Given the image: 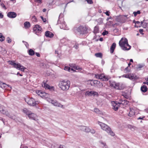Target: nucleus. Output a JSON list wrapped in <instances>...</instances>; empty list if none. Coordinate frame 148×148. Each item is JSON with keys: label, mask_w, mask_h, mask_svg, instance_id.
Instances as JSON below:
<instances>
[{"label": "nucleus", "mask_w": 148, "mask_h": 148, "mask_svg": "<svg viewBox=\"0 0 148 148\" xmlns=\"http://www.w3.org/2000/svg\"><path fill=\"white\" fill-rule=\"evenodd\" d=\"M70 82L67 80H64L60 82L58 86L60 89L64 91L68 90L70 87Z\"/></svg>", "instance_id": "1"}, {"label": "nucleus", "mask_w": 148, "mask_h": 148, "mask_svg": "<svg viewBox=\"0 0 148 148\" xmlns=\"http://www.w3.org/2000/svg\"><path fill=\"white\" fill-rule=\"evenodd\" d=\"M119 45L124 50H129L131 48V46L128 43L127 40L125 38H121L119 42Z\"/></svg>", "instance_id": "2"}, {"label": "nucleus", "mask_w": 148, "mask_h": 148, "mask_svg": "<svg viewBox=\"0 0 148 148\" xmlns=\"http://www.w3.org/2000/svg\"><path fill=\"white\" fill-rule=\"evenodd\" d=\"M98 123L102 130L106 131L108 134L112 136H114V133L112 131L111 128L108 125L99 121L98 122Z\"/></svg>", "instance_id": "3"}, {"label": "nucleus", "mask_w": 148, "mask_h": 148, "mask_svg": "<svg viewBox=\"0 0 148 148\" xmlns=\"http://www.w3.org/2000/svg\"><path fill=\"white\" fill-rule=\"evenodd\" d=\"M23 112L28 115L29 119L35 121L37 120V115L32 113L31 111L28 110L26 108H24L23 110Z\"/></svg>", "instance_id": "4"}, {"label": "nucleus", "mask_w": 148, "mask_h": 148, "mask_svg": "<svg viewBox=\"0 0 148 148\" xmlns=\"http://www.w3.org/2000/svg\"><path fill=\"white\" fill-rule=\"evenodd\" d=\"M26 102L29 105L34 106L39 103L38 101H36L33 98L27 97L25 99Z\"/></svg>", "instance_id": "5"}, {"label": "nucleus", "mask_w": 148, "mask_h": 148, "mask_svg": "<svg viewBox=\"0 0 148 148\" xmlns=\"http://www.w3.org/2000/svg\"><path fill=\"white\" fill-rule=\"evenodd\" d=\"M110 85L111 87L118 90H122L125 88V86L123 84H120L119 83H116L115 82H110Z\"/></svg>", "instance_id": "6"}, {"label": "nucleus", "mask_w": 148, "mask_h": 148, "mask_svg": "<svg viewBox=\"0 0 148 148\" xmlns=\"http://www.w3.org/2000/svg\"><path fill=\"white\" fill-rule=\"evenodd\" d=\"M9 62H10V64L12 65L14 67L21 70L22 71H24L25 69H26L25 67L21 65L20 64L15 63L14 61H9Z\"/></svg>", "instance_id": "7"}, {"label": "nucleus", "mask_w": 148, "mask_h": 148, "mask_svg": "<svg viewBox=\"0 0 148 148\" xmlns=\"http://www.w3.org/2000/svg\"><path fill=\"white\" fill-rule=\"evenodd\" d=\"M63 14H60L59 17V19L58 21V24H62V26H60V28L64 29H66V25L64 22V18H63Z\"/></svg>", "instance_id": "8"}, {"label": "nucleus", "mask_w": 148, "mask_h": 148, "mask_svg": "<svg viewBox=\"0 0 148 148\" xmlns=\"http://www.w3.org/2000/svg\"><path fill=\"white\" fill-rule=\"evenodd\" d=\"M88 27L86 26H80L77 29V32L80 34H84L88 33Z\"/></svg>", "instance_id": "9"}, {"label": "nucleus", "mask_w": 148, "mask_h": 148, "mask_svg": "<svg viewBox=\"0 0 148 148\" xmlns=\"http://www.w3.org/2000/svg\"><path fill=\"white\" fill-rule=\"evenodd\" d=\"M127 16L120 15L116 17V21L120 23H125L127 19Z\"/></svg>", "instance_id": "10"}, {"label": "nucleus", "mask_w": 148, "mask_h": 148, "mask_svg": "<svg viewBox=\"0 0 148 148\" xmlns=\"http://www.w3.org/2000/svg\"><path fill=\"white\" fill-rule=\"evenodd\" d=\"M1 113L12 119H14L15 118V116L14 115L9 112L8 111L5 110Z\"/></svg>", "instance_id": "11"}, {"label": "nucleus", "mask_w": 148, "mask_h": 148, "mask_svg": "<svg viewBox=\"0 0 148 148\" xmlns=\"http://www.w3.org/2000/svg\"><path fill=\"white\" fill-rule=\"evenodd\" d=\"M112 109L115 111L117 110L120 105L119 102L113 101L112 102Z\"/></svg>", "instance_id": "12"}, {"label": "nucleus", "mask_w": 148, "mask_h": 148, "mask_svg": "<svg viewBox=\"0 0 148 148\" xmlns=\"http://www.w3.org/2000/svg\"><path fill=\"white\" fill-rule=\"evenodd\" d=\"M49 102H51L54 106H56L62 108L63 106L62 105H61L60 103L58 102L56 100L51 99L50 100Z\"/></svg>", "instance_id": "13"}, {"label": "nucleus", "mask_w": 148, "mask_h": 148, "mask_svg": "<svg viewBox=\"0 0 148 148\" xmlns=\"http://www.w3.org/2000/svg\"><path fill=\"white\" fill-rule=\"evenodd\" d=\"M33 30L36 33H37L41 32L42 29L39 25H37L34 27Z\"/></svg>", "instance_id": "14"}, {"label": "nucleus", "mask_w": 148, "mask_h": 148, "mask_svg": "<svg viewBox=\"0 0 148 148\" xmlns=\"http://www.w3.org/2000/svg\"><path fill=\"white\" fill-rule=\"evenodd\" d=\"M79 129L81 131L86 133H88L90 132V129L88 127L84 126H80Z\"/></svg>", "instance_id": "15"}, {"label": "nucleus", "mask_w": 148, "mask_h": 148, "mask_svg": "<svg viewBox=\"0 0 148 148\" xmlns=\"http://www.w3.org/2000/svg\"><path fill=\"white\" fill-rule=\"evenodd\" d=\"M16 15V14L14 12H9L7 14L8 16L10 18H15Z\"/></svg>", "instance_id": "16"}, {"label": "nucleus", "mask_w": 148, "mask_h": 148, "mask_svg": "<svg viewBox=\"0 0 148 148\" xmlns=\"http://www.w3.org/2000/svg\"><path fill=\"white\" fill-rule=\"evenodd\" d=\"M93 84V86H96L99 88L101 86H103V84L101 83L97 80H94Z\"/></svg>", "instance_id": "17"}, {"label": "nucleus", "mask_w": 148, "mask_h": 148, "mask_svg": "<svg viewBox=\"0 0 148 148\" xmlns=\"http://www.w3.org/2000/svg\"><path fill=\"white\" fill-rule=\"evenodd\" d=\"M135 114V110L133 108H131L128 114L130 116L132 117Z\"/></svg>", "instance_id": "18"}, {"label": "nucleus", "mask_w": 148, "mask_h": 148, "mask_svg": "<svg viewBox=\"0 0 148 148\" xmlns=\"http://www.w3.org/2000/svg\"><path fill=\"white\" fill-rule=\"evenodd\" d=\"M119 103L120 104V105H125L127 104L128 103V101L127 100H123L122 99H121L119 101Z\"/></svg>", "instance_id": "19"}, {"label": "nucleus", "mask_w": 148, "mask_h": 148, "mask_svg": "<svg viewBox=\"0 0 148 148\" xmlns=\"http://www.w3.org/2000/svg\"><path fill=\"white\" fill-rule=\"evenodd\" d=\"M45 35L47 37L52 38L53 36V34L51 32L49 31H47L45 33Z\"/></svg>", "instance_id": "20"}, {"label": "nucleus", "mask_w": 148, "mask_h": 148, "mask_svg": "<svg viewBox=\"0 0 148 148\" xmlns=\"http://www.w3.org/2000/svg\"><path fill=\"white\" fill-rule=\"evenodd\" d=\"M116 47V44L115 43H113L110 48V52L111 53H113L114 50Z\"/></svg>", "instance_id": "21"}, {"label": "nucleus", "mask_w": 148, "mask_h": 148, "mask_svg": "<svg viewBox=\"0 0 148 148\" xmlns=\"http://www.w3.org/2000/svg\"><path fill=\"white\" fill-rule=\"evenodd\" d=\"M40 97L42 98H46L49 97V95L48 93H46L42 91Z\"/></svg>", "instance_id": "22"}, {"label": "nucleus", "mask_w": 148, "mask_h": 148, "mask_svg": "<svg viewBox=\"0 0 148 148\" xmlns=\"http://www.w3.org/2000/svg\"><path fill=\"white\" fill-rule=\"evenodd\" d=\"M143 22L142 21H141L140 22L139 21H135V23L136 24L135 27H140L142 26V25L143 24Z\"/></svg>", "instance_id": "23"}, {"label": "nucleus", "mask_w": 148, "mask_h": 148, "mask_svg": "<svg viewBox=\"0 0 148 148\" xmlns=\"http://www.w3.org/2000/svg\"><path fill=\"white\" fill-rule=\"evenodd\" d=\"M8 87H10L11 89L12 88L9 85H7L4 83L2 82L1 86L0 87L3 88H8Z\"/></svg>", "instance_id": "24"}, {"label": "nucleus", "mask_w": 148, "mask_h": 148, "mask_svg": "<svg viewBox=\"0 0 148 148\" xmlns=\"http://www.w3.org/2000/svg\"><path fill=\"white\" fill-rule=\"evenodd\" d=\"M137 78V77L133 74H129V79H130L135 80Z\"/></svg>", "instance_id": "25"}, {"label": "nucleus", "mask_w": 148, "mask_h": 148, "mask_svg": "<svg viewBox=\"0 0 148 148\" xmlns=\"http://www.w3.org/2000/svg\"><path fill=\"white\" fill-rule=\"evenodd\" d=\"M147 88L145 85H143L141 87V90L143 92H145L147 90Z\"/></svg>", "instance_id": "26"}, {"label": "nucleus", "mask_w": 148, "mask_h": 148, "mask_svg": "<svg viewBox=\"0 0 148 148\" xmlns=\"http://www.w3.org/2000/svg\"><path fill=\"white\" fill-rule=\"evenodd\" d=\"M104 75L103 74L95 75V77L97 78L102 80Z\"/></svg>", "instance_id": "27"}, {"label": "nucleus", "mask_w": 148, "mask_h": 148, "mask_svg": "<svg viewBox=\"0 0 148 148\" xmlns=\"http://www.w3.org/2000/svg\"><path fill=\"white\" fill-rule=\"evenodd\" d=\"M25 27V28H27L30 26V24L29 22H26L24 23Z\"/></svg>", "instance_id": "28"}, {"label": "nucleus", "mask_w": 148, "mask_h": 148, "mask_svg": "<svg viewBox=\"0 0 148 148\" xmlns=\"http://www.w3.org/2000/svg\"><path fill=\"white\" fill-rule=\"evenodd\" d=\"M42 86L44 87L45 89H50V87L49 86L44 82L42 84Z\"/></svg>", "instance_id": "29"}, {"label": "nucleus", "mask_w": 148, "mask_h": 148, "mask_svg": "<svg viewBox=\"0 0 148 148\" xmlns=\"http://www.w3.org/2000/svg\"><path fill=\"white\" fill-rule=\"evenodd\" d=\"M28 53L30 55L32 56L34 54L35 52L33 50L30 49L28 51Z\"/></svg>", "instance_id": "30"}, {"label": "nucleus", "mask_w": 148, "mask_h": 148, "mask_svg": "<svg viewBox=\"0 0 148 148\" xmlns=\"http://www.w3.org/2000/svg\"><path fill=\"white\" fill-rule=\"evenodd\" d=\"M5 107L4 106L0 104V112L1 113L5 110Z\"/></svg>", "instance_id": "31"}, {"label": "nucleus", "mask_w": 148, "mask_h": 148, "mask_svg": "<svg viewBox=\"0 0 148 148\" xmlns=\"http://www.w3.org/2000/svg\"><path fill=\"white\" fill-rule=\"evenodd\" d=\"M99 32V28L98 26H96L95 27L94 30V32L95 34L98 33Z\"/></svg>", "instance_id": "32"}, {"label": "nucleus", "mask_w": 148, "mask_h": 148, "mask_svg": "<svg viewBox=\"0 0 148 148\" xmlns=\"http://www.w3.org/2000/svg\"><path fill=\"white\" fill-rule=\"evenodd\" d=\"M95 56L97 57L102 58V54L101 53H98L95 54Z\"/></svg>", "instance_id": "33"}, {"label": "nucleus", "mask_w": 148, "mask_h": 148, "mask_svg": "<svg viewBox=\"0 0 148 148\" xmlns=\"http://www.w3.org/2000/svg\"><path fill=\"white\" fill-rule=\"evenodd\" d=\"M5 37L1 33H0V41H3L4 40Z\"/></svg>", "instance_id": "34"}, {"label": "nucleus", "mask_w": 148, "mask_h": 148, "mask_svg": "<svg viewBox=\"0 0 148 148\" xmlns=\"http://www.w3.org/2000/svg\"><path fill=\"white\" fill-rule=\"evenodd\" d=\"M130 67H127L124 69V72L125 73H126L129 72L130 71Z\"/></svg>", "instance_id": "35"}, {"label": "nucleus", "mask_w": 148, "mask_h": 148, "mask_svg": "<svg viewBox=\"0 0 148 148\" xmlns=\"http://www.w3.org/2000/svg\"><path fill=\"white\" fill-rule=\"evenodd\" d=\"M92 91H87L86 92L85 94L88 96H92Z\"/></svg>", "instance_id": "36"}, {"label": "nucleus", "mask_w": 148, "mask_h": 148, "mask_svg": "<svg viewBox=\"0 0 148 148\" xmlns=\"http://www.w3.org/2000/svg\"><path fill=\"white\" fill-rule=\"evenodd\" d=\"M140 12L139 10H138L137 12H134L133 14H134V16H136L138 14H140Z\"/></svg>", "instance_id": "37"}, {"label": "nucleus", "mask_w": 148, "mask_h": 148, "mask_svg": "<svg viewBox=\"0 0 148 148\" xmlns=\"http://www.w3.org/2000/svg\"><path fill=\"white\" fill-rule=\"evenodd\" d=\"M42 91L41 90H37L36 91V93L38 94V95L40 96L41 95V94L42 92Z\"/></svg>", "instance_id": "38"}, {"label": "nucleus", "mask_w": 148, "mask_h": 148, "mask_svg": "<svg viewBox=\"0 0 148 148\" xmlns=\"http://www.w3.org/2000/svg\"><path fill=\"white\" fill-rule=\"evenodd\" d=\"M72 68H73L74 69H75L76 65L75 64H70L69 65Z\"/></svg>", "instance_id": "39"}, {"label": "nucleus", "mask_w": 148, "mask_h": 148, "mask_svg": "<svg viewBox=\"0 0 148 148\" xmlns=\"http://www.w3.org/2000/svg\"><path fill=\"white\" fill-rule=\"evenodd\" d=\"M75 69H76V70H78V71L81 70H82V68H81V67H79V66H78L77 65L76 66Z\"/></svg>", "instance_id": "40"}, {"label": "nucleus", "mask_w": 148, "mask_h": 148, "mask_svg": "<svg viewBox=\"0 0 148 148\" xmlns=\"http://www.w3.org/2000/svg\"><path fill=\"white\" fill-rule=\"evenodd\" d=\"M6 41L8 43H10L11 42L12 40L9 37H8L7 38Z\"/></svg>", "instance_id": "41"}, {"label": "nucleus", "mask_w": 148, "mask_h": 148, "mask_svg": "<svg viewBox=\"0 0 148 148\" xmlns=\"http://www.w3.org/2000/svg\"><path fill=\"white\" fill-rule=\"evenodd\" d=\"M32 20L33 21L36 22V18L35 16H33L32 18Z\"/></svg>", "instance_id": "42"}, {"label": "nucleus", "mask_w": 148, "mask_h": 148, "mask_svg": "<svg viewBox=\"0 0 148 148\" xmlns=\"http://www.w3.org/2000/svg\"><path fill=\"white\" fill-rule=\"evenodd\" d=\"M98 95V93L95 91H92V95L94 96H97Z\"/></svg>", "instance_id": "43"}, {"label": "nucleus", "mask_w": 148, "mask_h": 148, "mask_svg": "<svg viewBox=\"0 0 148 148\" xmlns=\"http://www.w3.org/2000/svg\"><path fill=\"white\" fill-rule=\"evenodd\" d=\"M1 5L3 8H4L5 9H6V8L5 6V5L4 3L3 2H2L1 3Z\"/></svg>", "instance_id": "44"}, {"label": "nucleus", "mask_w": 148, "mask_h": 148, "mask_svg": "<svg viewBox=\"0 0 148 148\" xmlns=\"http://www.w3.org/2000/svg\"><path fill=\"white\" fill-rule=\"evenodd\" d=\"M94 111L97 113H99V110L97 108H95L94 109Z\"/></svg>", "instance_id": "45"}, {"label": "nucleus", "mask_w": 148, "mask_h": 148, "mask_svg": "<svg viewBox=\"0 0 148 148\" xmlns=\"http://www.w3.org/2000/svg\"><path fill=\"white\" fill-rule=\"evenodd\" d=\"M70 68L68 66H65L64 68V69L67 71H69Z\"/></svg>", "instance_id": "46"}, {"label": "nucleus", "mask_w": 148, "mask_h": 148, "mask_svg": "<svg viewBox=\"0 0 148 148\" xmlns=\"http://www.w3.org/2000/svg\"><path fill=\"white\" fill-rule=\"evenodd\" d=\"M102 80L104 81H107L108 80V79L107 77H106V76H105L104 75Z\"/></svg>", "instance_id": "47"}, {"label": "nucleus", "mask_w": 148, "mask_h": 148, "mask_svg": "<svg viewBox=\"0 0 148 148\" xmlns=\"http://www.w3.org/2000/svg\"><path fill=\"white\" fill-rule=\"evenodd\" d=\"M23 42L24 43L25 45L27 47H28L29 46V45L27 42L24 41H23Z\"/></svg>", "instance_id": "48"}, {"label": "nucleus", "mask_w": 148, "mask_h": 148, "mask_svg": "<svg viewBox=\"0 0 148 148\" xmlns=\"http://www.w3.org/2000/svg\"><path fill=\"white\" fill-rule=\"evenodd\" d=\"M104 13L106 15L109 16L110 15V12L109 11H106V12H104Z\"/></svg>", "instance_id": "49"}, {"label": "nucleus", "mask_w": 148, "mask_h": 148, "mask_svg": "<svg viewBox=\"0 0 148 148\" xmlns=\"http://www.w3.org/2000/svg\"><path fill=\"white\" fill-rule=\"evenodd\" d=\"M142 25L143 27L144 28H146L147 26V24L146 23H144Z\"/></svg>", "instance_id": "50"}, {"label": "nucleus", "mask_w": 148, "mask_h": 148, "mask_svg": "<svg viewBox=\"0 0 148 148\" xmlns=\"http://www.w3.org/2000/svg\"><path fill=\"white\" fill-rule=\"evenodd\" d=\"M87 2L88 3L90 4H92L93 3L92 0H87Z\"/></svg>", "instance_id": "51"}, {"label": "nucleus", "mask_w": 148, "mask_h": 148, "mask_svg": "<svg viewBox=\"0 0 148 148\" xmlns=\"http://www.w3.org/2000/svg\"><path fill=\"white\" fill-rule=\"evenodd\" d=\"M90 84L92 86H93L94 85V80H90Z\"/></svg>", "instance_id": "52"}, {"label": "nucleus", "mask_w": 148, "mask_h": 148, "mask_svg": "<svg viewBox=\"0 0 148 148\" xmlns=\"http://www.w3.org/2000/svg\"><path fill=\"white\" fill-rule=\"evenodd\" d=\"M123 77L126 78H129V75H123Z\"/></svg>", "instance_id": "53"}, {"label": "nucleus", "mask_w": 148, "mask_h": 148, "mask_svg": "<svg viewBox=\"0 0 148 148\" xmlns=\"http://www.w3.org/2000/svg\"><path fill=\"white\" fill-rule=\"evenodd\" d=\"M143 29H140L139 30V32L142 34H143Z\"/></svg>", "instance_id": "54"}, {"label": "nucleus", "mask_w": 148, "mask_h": 148, "mask_svg": "<svg viewBox=\"0 0 148 148\" xmlns=\"http://www.w3.org/2000/svg\"><path fill=\"white\" fill-rule=\"evenodd\" d=\"M108 34V32L107 31H105V32H103L102 33V34L103 35H105Z\"/></svg>", "instance_id": "55"}, {"label": "nucleus", "mask_w": 148, "mask_h": 148, "mask_svg": "<svg viewBox=\"0 0 148 148\" xmlns=\"http://www.w3.org/2000/svg\"><path fill=\"white\" fill-rule=\"evenodd\" d=\"M90 132L92 134H95V131L93 129L90 130Z\"/></svg>", "instance_id": "56"}, {"label": "nucleus", "mask_w": 148, "mask_h": 148, "mask_svg": "<svg viewBox=\"0 0 148 148\" xmlns=\"http://www.w3.org/2000/svg\"><path fill=\"white\" fill-rule=\"evenodd\" d=\"M41 18L42 19V20L43 21V22H46V20L45 18H43V17L42 16H41Z\"/></svg>", "instance_id": "57"}, {"label": "nucleus", "mask_w": 148, "mask_h": 148, "mask_svg": "<svg viewBox=\"0 0 148 148\" xmlns=\"http://www.w3.org/2000/svg\"><path fill=\"white\" fill-rule=\"evenodd\" d=\"M3 15L2 14V13L0 12V18H3Z\"/></svg>", "instance_id": "58"}, {"label": "nucleus", "mask_w": 148, "mask_h": 148, "mask_svg": "<svg viewBox=\"0 0 148 148\" xmlns=\"http://www.w3.org/2000/svg\"><path fill=\"white\" fill-rule=\"evenodd\" d=\"M35 54L37 57H39L40 56V54L36 52Z\"/></svg>", "instance_id": "59"}, {"label": "nucleus", "mask_w": 148, "mask_h": 148, "mask_svg": "<svg viewBox=\"0 0 148 148\" xmlns=\"http://www.w3.org/2000/svg\"><path fill=\"white\" fill-rule=\"evenodd\" d=\"M101 144H102L103 145V146H106V143H104V142H101Z\"/></svg>", "instance_id": "60"}, {"label": "nucleus", "mask_w": 148, "mask_h": 148, "mask_svg": "<svg viewBox=\"0 0 148 148\" xmlns=\"http://www.w3.org/2000/svg\"><path fill=\"white\" fill-rule=\"evenodd\" d=\"M73 1H69V2H67V3L66 4V5H65V7H66V6H67V4L69 3H70V2H73Z\"/></svg>", "instance_id": "61"}, {"label": "nucleus", "mask_w": 148, "mask_h": 148, "mask_svg": "<svg viewBox=\"0 0 148 148\" xmlns=\"http://www.w3.org/2000/svg\"><path fill=\"white\" fill-rule=\"evenodd\" d=\"M143 67V66L142 65H138V68H142Z\"/></svg>", "instance_id": "62"}, {"label": "nucleus", "mask_w": 148, "mask_h": 148, "mask_svg": "<svg viewBox=\"0 0 148 148\" xmlns=\"http://www.w3.org/2000/svg\"><path fill=\"white\" fill-rule=\"evenodd\" d=\"M111 18H112V17L111 16H110L109 17L107 18L106 20L107 21H108L109 19H111Z\"/></svg>", "instance_id": "63"}, {"label": "nucleus", "mask_w": 148, "mask_h": 148, "mask_svg": "<svg viewBox=\"0 0 148 148\" xmlns=\"http://www.w3.org/2000/svg\"><path fill=\"white\" fill-rule=\"evenodd\" d=\"M74 47L76 49H77L78 48V45H75L74 46Z\"/></svg>", "instance_id": "64"}]
</instances>
